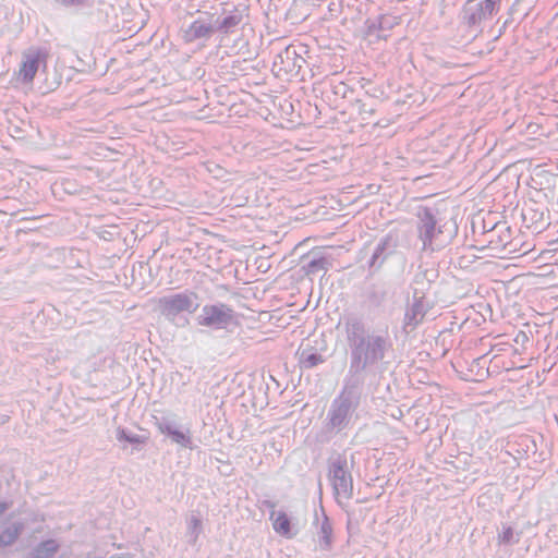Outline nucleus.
Instances as JSON below:
<instances>
[{
  "instance_id": "nucleus-1",
  "label": "nucleus",
  "mask_w": 558,
  "mask_h": 558,
  "mask_svg": "<svg viewBox=\"0 0 558 558\" xmlns=\"http://www.w3.org/2000/svg\"><path fill=\"white\" fill-rule=\"evenodd\" d=\"M46 66L47 53L40 49H29L23 53L22 62L15 76L20 82L32 85L38 70Z\"/></svg>"
},
{
  "instance_id": "nucleus-2",
  "label": "nucleus",
  "mask_w": 558,
  "mask_h": 558,
  "mask_svg": "<svg viewBox=\"0 0 558 558\" xmlns=\"http://www.w3.org/2000/svg\"><path fill=\"white\" fill-rule=\"evenodd\" d=\"M330 481L337 495L348 497L352 492V477L345 469V462L333 463Z\"/></svg>"
},
{
  "instance_id": "nucleus-3",
  "label": "nucleus",
  "mask_w": 558,
  "mask_h": 558,
  "mask_svg": "<svg viewBox=\"0 0 558 558\" xmlns=\"http://www.w3.org/2000/svg\"><path fill=\"white\" fill-rule=\"evenodd\" d=\"M230 310L223 305H207L203 308L199 324L203 326H225L231 318Z\"/></svg>"
},
{
  "instance_id": "nucleus-4",
  "label": "nucleus",
  "mask_w": 558,
  "mask_h": 558,
  "mask_svg": "<svg viewBox=\"0 0 558 558\" xmlns=\"http://www.w3.org/2000/svg\"><path fill=\"white\" fill-rule=\"evenodd\" d=\"M298 362L303 368H312L323 363L324 359L315 348L306 345L299 349Z\"/></svg>"
},
{
  "instance_id": "nucleus-5",
  "label": "nucleus",
  "mask_w": 558,
  "mask_h": 558,
  "mask_svg": "<svg viewBox=\"0 0 558 558\" xmlns=\"http://www.w3.org/2000/svg\"><path fill=\"white\" fill-rule=\"evenodd\" d=\"M271 519L272 527L276 533L287 538H290L292 536L291 521L286 512L279 511L272 513Z\"/></svg>"
},
{
  "instance_id": "nucleus-6",
  "label": "nucleus",
  "mask_w": 558,
  "mask_h": 558,
  "mask_svg": "<svg viewBox=\"0 0 558 558\" xmlns=\"http://www.w3.org/2000/svg\"><path fill=\"white\" fill-rule=\"evenodd\" d=\"M436 232V220L433 216H428L420 228V238L423 241L424 247L433 248V238Z\"/></svg>"
},
{
  "instance_id": "nucleus-7",
  "label": "nucleus",
  "mask_w": 558,
  "mask_h": 558,
  "mask_svg": "<svg viewBox=\"0 0 558 558\" xmlns=\"http://www.w3.org/2000/svg\"><path fill=\"white\" fill-rule=\"evenodd\" d=\"M167 305L174 312H183L192 308L193 301L190 295L181 293L170 298L167 301Z\"/></svg>"
},
{
  "instance_id": "nucleus-8",
  "label": "nucleus",
  "mask_w": 558,
  "mask_h": 558,
  "mask_svg": "<svg viewBox=\"0 0 558 558\" xmlns=\"http://www.w3.org/2000/svg\"><path fill=\"white\" fill-rule=\"evenodd\" d=\"M213 32V28L209 24H206L205 22L197 20L194 21L189 29H187V37L189 40H194L197 38L207 37Z\"/></svg>"
},
{
  "instance_id": "nucleus-9",
  "label": "nucleus",
  "mask_w": 558,
  "mask_h": 558,
  "mask_svg": "<svg viewBox=\"0 0 558 558\" xmlns=\"http://www.w3.org/2000/svg\"><path fill=\"white\" fill-rule=\"evenodd\" d=\"M167 433L177 444L182 446H187L190 444V437L181 430L168 428Z\"/></svg>"
},
{
  "instance_id": "nucleus-10",
  "label": "nucleus",
  "mask_w": 558,
  "mask_h": 558,
  "mask_svg": "<svg viewBox=\"0 0 558 558\" xmlns=\"http://www.w3.org/2000/svg\"><path fill=\"white\" fill-rule=\"evenodd\" d=\"M235 23L236 22H235L234 17L230 16V17H227V19L223 20L221 26L225 27V28H228V27H230L232 25H235Z\"/></svg>"
},
{
  "instance_id": "nucleus-11",
  "label": "nucleus",
  "mask_w": 558,
  "mask_h": 558,
  "mask_svg": "<svg viewBox=\"0 0 558 558\" xmlns=\"http://www.w3.org/2000/svg\"><path fill=\"white\" fill-rule=\"evenodd\" d=\"M511 537H512V531H511V529H508V530L505 532V534H504V538H505L506 541H509Z\"/></svg>"
},
{
  "instance_id": "nucleus-12",
  "label": "nucleus",
  "mask_w": 558,
  "mask_h": 558,
  "mask_svg": "<svg viewBox=\"0 0 558 558\" xmlns=\"http://www.w3.org/2000/svg\"><path fill=\"white\" fill-rule=\"evenodd\" d=\"M329 543H330L329 536H326V544L329 545Z\"/></svg>"
}]
</instances>
